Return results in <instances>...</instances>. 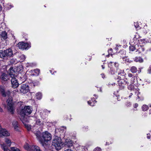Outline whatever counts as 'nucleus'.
Listing matches in <instances>:
<instances>
[{
  "label": "nucleus",
  "mask_w": 151,
  "mask_h": 151,
  "mask_svg": "<svg viewBox=\"0 0 151 151\" xmlns=\"http://www.w3.org/2000/svg\"><path fill=\"white\" fill-rule=\"evenodd\" d=\"M7 105L5 104H4L3 105L4 107V109H6L8 111H9V99H8L6 101Z\"/></svg>",
  "instance_id": "nucleus-20"
},
{
  "label": "nucleus",
  "mask_w": 151,
  "mask_h": 151,
  "mask_svg": "<svg viewBox=\"0 0 151 151\" xmlns=\"http://www.w3.org/2000/svg\"><path fill=\"white\" fill-rule=\"evenodd\" d=\"M39 82L37 81L36 82H35L33 83H32L31 84V85H32V86H37Z\"/></svg>",
  "instance_id": "nucleus-40"
},
{
  "label": "nucleus",
  "mask_w": 151,
  "mask_h": 151,
  "mask_svg": "<svg viewBox=\"0 0 151 151\" xmlns=\"http://www.w3.org/2000/svg\"><path fill=\"white\" fill-rule=\"evenodd\" d=\"M17 45V46L20 49L22 50H27L31 47L30 43L24 42H19Z\"/></svg>",
  "instance_id": "nucleus-6"
},
{
  "label": "nucleus",
  "mask_w": 151,
  "mask_h": 151,
  "mask_svg": "<svg viewBox=\"0 0 151 151\" xmlns=\"http://www.w3.org/2000/svg\"><path fill=\"white\" fill-rule=\"evenodd\" d=\"M130 103L129 102H128L126 104V105L127 106H129L130 105Z\"/></svg>",
  "instance_id": "nucleus-46"
},
{
  "label": "nucleus",
  "mask_w": 151,
  "mask_h": 151,
  "mask_svg": "<svg viewBox=\"0 0 151 151\" xmlns=\"http://www.w3.org/2000/svg\"><path fill=\"white\" fill-rule=\"evenodd\" d=\"M17 93V90L16 89L13 92H11L10 93V95L11 96H13L14 97H15L17 96L16 94Z\"/></svg>",
  "instance_id": "nucleus-25"
},
{
  "label": "nucleus",
  "mask_w": 151,
  "mask_h": 151,
  "mask_svg": "<svg viewBox=\"0 0 151 151\" xmlns=\"http://www.w3.org/2000/svg\"><path fill=\"white\" fill-rule=\"evenodd\" d=\"M36 123L37 124L39 125H41L42 124V123L39 119L37 120V121H36Z\"/></svg>",
  "instance_id": "nucleus-39"
},
{
  "label": "nucleus",
  "mask_w": 151,
  "mask_h": 151,
  "mask_svg": "<svg viewBox=\"0 0 151 151\" xmlns=\"http://www.w3.org/2000/svg\"><path fill=\"white\" fill-rule=\"evenodd\" d=\"M134 25L135 28L138 30L139 27V25L137 23H134Z\"/></svg>",
  "instance_id": "nucleus-43"
},
{
  "label": "nucleus",
  "mask_w": 151,
  "mask_h": 151,
  "mask_svg": "<svg viewBox=\"0 0 151 151\" xmlns=\"http://www.w3.org/2000/svg\"><path fill=\"white\" fill-rule=\"evenodd\" d=\"M109 145V143H108V142H106V144H105V145Z\"/></svg>",
  "instance_id": "nucleus-57"
},
{
  "label": "nucleus",
  "mask_w": 151,
  "mask_h": 151,
  "mask_svg": "<svg viewBox=\"0 0 151 151\" xmlns=\"http://www.w3.org/2000/svg\"><path fill=\"white\" fill-rule=\"evenodd\" d=\"M122 51H123V53H125V52L124 50H122Z\"/></svg>",
  "instance_id": "nucleus-61"
},
{
  "label": "nucleus",
  "mask_w": 151,
  "mask_h": 151,
  "mask_svg": "<svg viewBox=\"0 0 151 151\" xmlns=\"http://www.w3.org/2000/svg\"><path fill=\"white\" fill-rule=\"evenodd\" d=\"M137 48V45H135V46L131 45L129 47V50L131 51H134L135 49Z\"/></svg>",
  "instance_id": "nucleus-32"
},
{
  "label": "nucleus",
  "mask_w": 151,
  "mask_h": 151,
  "mask_svg": "<svg viewBox=\"0 0 151 151\" xmlns=\"http://www.w3.org/2000/svg\"><path fill=\"white\" fill-rule=\"evenodd\" d=\"M9 135L8 132L5 129H0V137H3Z\"/></svg>",
  "instance_id": "nucleus-13"
},
{
  "label": "nucleus",
  "mask_w": 151,
  "mask_h": 151,
  "mask_svg": "<svg viewBox=\"0 0 151 151\" xmlns=\"http://www.w3.org/2000/svg\"><path fill=\"white\" fill-rule=\"evenodd\" d=\"M62 128L64 130H65L66 129V127H62Z\"/></svg>",
  "instance_id": "nucleus-54"
},
{
  "label": "nucleus",
  "mask_w": 151,
  "mask_h": 151,
  "mask_svg": "<svg viewBox=\"0 0 151 151\" xmlns=\"http://www.w3.org/2000/svg\"><path fill=\"white\" fill-rule=\"evenodd\" d=\"M122 58L123 60V61L126 63H130L132 62V61L129 60V59L127 57H123Z\"/></svg>",
  "instance_id": "nucleus-30"
},
{
  "label": "nucleus",
  "mask_w": 151,
  "mask_h": 151,
  "mask_svg": "<svg viewBox=\"0 0 151 151\" xmlns=\"http://www.w3.org/2000/svg\"><path fill=\"white\" fill-rule=\"evenodd\" d=\"M118 83L119 85L120 86H122V88H124V83H127V82L126 81H124L123 80H120L119 81H118Z\"/></svg>",
  "instance_id": "nucleus-18"
},
{
  "label": "nucleus",
  "mask_w": 151,
  "mask_h": 151,
  "mask_svg": "<svg viewBox=\"0 0 151 151\" xmlns=\"http://www.w3.org/2000/svg\"><path fill=\"white\" fill-rule=\"evenodd\" d=\"M93 151H101V150L100 148L97 147L94 149Z\"/></svg>",
  "instance_id": "nucleus-41"
},
{
  "label": "nucleus",
  "mask_w": 151,
  "mask_h": 151,
  "mask_svg": "<svg viewBox=\"0 0 151 151\" xmlns=\"http://www.w3.org/2000/svg\"><path fill=\"white\" fill-rule=\"evenodd\" d=\"M34 71L35 73V74H33L32 75L33 76L35 75V76H38L40 73V70L38 69H36L34 70Z\"/></svg>",
  "instance_id": "nucleus-33"
},
{
  "label": "nucleus",
  "mask_w": 151,
  "mask_h": 151,
  "mask_svg": "<svg viewBox=\"0 0 151 151\" xmlns=\"http://www.w3.org/2000/svg\"><path fill=\"white\" fill-rule=\"evenodd\" d=\"M10 55H11V54H12V55H13V53L12 51L11 50H10Z\"/></svg>",
  "instance_id": "nucleus-55"
},
{
  "label": "nucleus",
  "mask_w": 151,
  "mask_h": 151,
  "mask_svg": "<svg viewBox=\"0 0 151 151\" xmlns=\"http://www.w3.org/2000/svg\"><path fill=\"white\" fill-rule=\"evenodd\" d=\"M33 146L29 145L27 143L24 146V149L28 151H31L32 150Z\"/></svg>",
  "instance_id": "nucleus-16"
},
{
  "label": "nucleus",
  "mask_w": 151,
  "mask_h": 151,
  "mask_svg": "<svg viewBox=\"0 0 151 151\" xmlns=\"http://www.w3.org/2000/svg\"><path fill=\"white\" fill-rule=\"evenodd\" d=\"M138 44H137V50L136 51L137 54L141 53L142 52L144 51L145 50L144 48L140 44L142 43V41L141 40L139 39L138 40Z\"/></svg>",
  "instance_id": "nucleus-8"
},
{
  "label": "nucleus",
  "mask_w": 151,
  "mask_h": 151,
  "mask_svg": "<svg viewBox=\"0 0 151 151\" xmlns=\"http://www.w3.org/2000/svg\"><path fill=\"white\" fill-rule=\"evenodd\" d=\"M20 90L21 93H27L29 91V88L28 85L26 84H23L22 85Z\"/></svg>",
  "instance_id": "nucleus-10"
},
{
  "label": "nucleus",
  "mask_w": 151,
  "mask_h": 151,
  "mask_svg": "<svg viewBox=\"0 0 151 151\" xmlns=\"http://www.w3.org/2000/svg\"><path fill=\"white\" fill-rule=\"evenodd\" d=\"M147 138L148 139H150V136H151V132L150 133L147 134Z\"/></svg>",
  "instance_id": "nucleus-44"
},
{
  "label": "nucleus",
  "mask_w": 151,
  "mask_h": 151,
  "mask_svg": "<svg viewBox=\"0 0 151 151\" xmlns=\"http://www.w3.org/2000/svg\"><path fill=\"white\" fill-rule=\"evenodd\" d=\"M12 124L15 131L17 132H20L21 129L17 121H13Z\"/></svg>",
  "instance_id": "nucleus-11"
},
{
  "label": "nucleus",
  "mask_w": 151,
  "mask_h": 151,
  "mask_svg": "<svg viewBox=\"0 0 151 151\" xmlns=\"http://www.w3.org/2000/svg\"><path fill=\"white\" fill-rule=\"evenodd\" d=\"M9 52V49L6 50H1L0 51V57L3 58L7 56Z\"/></svg>",
  "instance_id": "nucleus-12"
},
{
  "label": "nucleus",
  "mask_w": 151,
  "mask_h": 151,
  "mask_svg": "<svg viewBox=\"0 0 151 151\" xmlns=\"http://www.w3.org/2000/svg\"><path fill=\"white\" fill-rule=\"evenodd\" d=\"M137 70V69L135 66H132L130 68V71L132 73H136Z\"/></svg>",
  "instance_id": "nucleus-27"
},
{
  "label": "nucleus",
  "mask_w": 151,
  "mask_h": 151,
  "mask_svg": "<svg viewBox=\"0 0 151 151\" xmlns=\"http://www.w3.org/2000/svg\"><path fill=\"white\" fill-rule=\"evenodd\" d=\"M37 138L39 140L40 142V139H41L42 137V133H41L40 132H37L36 133H35Z\"/></svg>",
  "instance_id": "nucleus-22"
},
{
  "label": "nucleus",
  "mask_w": 151,
  "mask_h": 151,
  "mask_svg": "<svg viewBox=\"0 0 151 151\" xmlns=\"http://www.w3.org/2000/svg\"><path fill=\"white\" fill-rule=\"evenodd\" d=\"M2 9V6L1 5H0V11H1Z\"/></svg>",
  "instance_id": "nucleus-56"
},
{
  "label": "nucleus",
  "mask_w": 151,
  "mask_h": 151,
  "mask_svg": "<svg viewBox=\"0 0 151 151\" xmlns=\"http://www.w3.org/2000/svg\"><path fill=\"white\" fill-rule=\"evenodd\" d=\"M37 98L38 99H40L42 98V94L40 92L37 93L36 95Z\"/></svg>",
  "instance_id": "nucleus-31"
},
{
  "label": "nucleus",
  "mask_w": 151,
  "mask_h": 151,
  "mask_svg": "<svg viewBox=\"0 0 151 151\" xmlns=\"http://www.w3.org/2000/svg\"><path fill=\"white\" fill-rule=\"evenodd\" d=\"M65 145L68 147H71L73 145L72 141L70 139H66L65 142Z\"/></svg>",
  "instance_id": "nucleus-15"
},
{
  "label": "nucleus",
  "mask_w": 151,
  "mask_h": 151,
  "mask_svg": "<svg viewBox=\"0 0 151 151\" xmlns=\"http://www.w3.org/2000/svg\"><path fill=\"white\" fill-rule=\"evenodd\" d=\"M128 89L131 90H132L134 89V86L133 84H130L128 86Z\"/></svg>",
  "instance_id": "nucleus-36"
},
{
  "label": "nucleus",
  "mask_w": 151,
  "mask_h": 151,
  "mask_svg": "<svg viewBox=\"0 0 151 151\" xmlns=\"http://www.w3.org/2000/svg\"><path fill=\"white\" fill-rule=\"evenodd\" d=\"M133 95V94L132 93H131L130 94V95H129V98H131V96H132V95Z\"/></svg>",
  "instance_id": "nucleus-51"
},
{
  "label": "nucleus",
  "mask_w": 151,
  "mask_h": 151,
  "mask_svg": "<svg viewBox=\"0 0 151 151\" xmlns=\"http://www.w3.org/2000/svg\"><path fill=\"white\" fill-rule=\"evenodd\" d=\"M134 61L136 62H139V63H142L143 61V59L141 57H136L134 59Z\"/></svg>",
  "instance_id": "nucleus-19"
},
{
  "label": "nucleus",
  "mask_w": 151,
  "mask_h": 151,
  "mask_svg": "<svg viewBox=\"0 0 151 151\" xmlns=\"http://www.w3.org/2000/svg\"><path fill=\"white\" fill-rule=\"evenodd\" d=\"M45 111H46L47 112V113H50V111H48L47 110H46Z\"/></svg>",
  "instance_id": "nucleus-58"
},
{
  "label": "nucleus",
  "mask_w": 151,
  "mask_h": 151,
  "mask_svg": "<svg viewBox=\"0 0 151 151\" xmlns=\"http://www.w3.org/2000/svg\"><path fill=\"white\" fill-rule=\"evenodd\" d=\"M102 67L103 69H104V66L103 65H102Z\"/></svg>",
  "instance_id": "nucleus-59"
},
{
  "label": "nucleus",
  "mask_w": 151,
  "mask_h": 151,
  "mask_svg": "<svg viewBox=\"0 0 151 151\" xmlns=\"http://www.w3.org/2000/svg\"><path fill=\"white\" fill-rule=\"evenodd\" d=\"M0 93L3 97H6V96H9V92H6L4 89L1 86H0Z\"/></svg>",
  "instance_id": "nucleus-14"
},
{
  "label": "nucleus",
  "mask_w": 151,
  "mask_h": 151,
  "mask_svg": "<svg viewBox=\"0 0 151 151\" xmlns=\"http://www.w3.org/2000/svg\"><path fill=\"white\" fill-rule=\"evenodd\" d=\"M142 30L143 32L145 34H146L148 31V29L147 28H142Z\"/></svg>",
  "instance_id": "nucleus-37"
},
{
  "label": "nucleus",
  "mask_w": 151,
  "mask_h": 151,
  "mask_svg": "<svg viewBox=\"0 0 151 151\" xmlns=\"http://www.w3.org/2000/svg\"><path fill=\"white\" fill-rule=\"evenodd\" d=\"M101 75L102 77L103 78H104L105 77V76L104 74L102 73L101 74Z\"/></svg>",
  "instance_id": "nucleus-48"
},
{
  "label": "nucleus",
  "mask_w": 151,
  "mask_h": 151,
  "mask_svg": "<svg viewBox=\"0 0 151 151\" xmlns=\"http://www.w3.org/2000/svg\"><path fill=\"white\" fill-rule=\"evenodd\" d=\"M149 114H151V110H149Z\"/></svg>",
  "instance_id": "nucleus-60"
},
{
  "label": "nucleus",
  "mask_w": 151,
  "mask_h": 151,
  "mask_svg": "<svg viewBox=\"0 0 151 151\" xmlns=\"http://www.w3.org/2000/svg\"><path fill=\"white\" fill-rule=\"evenodd\" d=\"M28 121V119L27 121H25L24 122H22L24 126H25V127L28 130H29L31 129V126L30 125L27 124L26 123Z\"/></svg>",
  "instance_id": "nucleus-23"
},
{
  "label": "nucleus",
  "mask_w": 151,
  "mask_h": 151,
  "mask_svg": "<svg viewBox=\"0 0 151 151\" xmlns=\"http://www.w3.org/2000/svg\"><path fill=\"white\" fill-rule=\"evenodd\" d=\"M1 78L2 80L4 81H6L8 79L7 75L4 73H3L1 75Z\"/></svg>",
  "instance_id": "nucleus-24"
},
{
  "label": "nucleus",
  "mask_w": 151,
  "mask_h": 151,
  "mask_svg": "<svg viewBox=\"0 0 151 151\" xmlns=\"http://www.w3.org/2000/svg\"><path fill=\"white\" fill-rule=\"evenodd\" d=\"M149 68L151 69V66H150Z\"/></svg>",
  "instance_id": "nucleus-64"
},
{
  "label": "nucleus",
  "mask_w": 151,
  "mask_h": 151,
  "mask_svg": "<svg viewBox=\"0 0 151 151\" xmlns=\"http://www.w3.org/2000/svg\"><path fill=\"white\" fill-rule=\"evenodd\" d=\"M111 64H114V66L116 67L115 68L116 70L115 72L112 73V69L111 68V73L112 74H116L119 75H120L122 76L124 75L125 73H124L123 70H121L117 68L116 67L118 66V63H114L112 62H111L109 64V66L110 67V66H111Z\"/></svg>",
  "instance_id": "nucleus-5"
},
{
  "label": "nucleus",
  "mask_w": 151,
  "mask_h": 151,
  "mask_svg": "<svg viewBox=\"0 0 151 151\" xmlns=\"http://www.w3.org/2000/svg\"><path fill=\"white\" fill-rule=\"evenodd\" d=\"M10 151H20L18 148L14 147H12L10 148Z\"/></svg>",
  "instance_id": "nucleus-34"
},
{
  "label": "nucleus",
  "mask_w": 151,
  "mask_h": 151,
  "mask_svg": "<svg viewBox=\"0 0 151 151\" xmlns=\"http://www.w3.org/2000/svg\"><path fill=\"white\" fill-rule=\"evenodd\" d=\"M132 73H129L128 74V76L129 77H131L132 76Z\"/></svg>",
  "instance_id": "nucleus-47"
},
{
  "label": "nucleus",
  "mask_w": 151,
  "mask_h": 151,
  "mask_svg": "<svg viewBox=\"0 0 151 151\" xmlns=\"http://www.w3.org/2000/svg\"><path fill=\"white\" fill-rule=\"evenodd\" d=\"M22 66H19L17 67L16 71L19 72L22 70ZM15 69L12 67H10V77L12 78L11 80L12 86L14 88H17L19 86V83L18 82L17 79L15 78L16 76L15 75Z\"/></svg>",
  "instance_id": "nucleus-1"
},
{
  "label": "nucleus",
  "mask_w": 151,
  "mask_h": 151,
  "mask_svg": "<svg viewBox=\"0 0 151 151\" xmlns=\"http://www.w3.org/2000/svg\"><path fill=\"white\" fill-rule=\"evenodd\" d=\"M0 112H3V110L2 108L0 107Z\"/></svg>",
  "instance_id": "nucleus-50"
},
{
  "label": "nucleus",
  "mask_w": 151,
  "mask_h": 151,
  "mask_svg": "<svg viewBox=\"0 0 151 151\" xmlns=\"http://www.w3.org/2000/svg\"><path fill=\"white\" fill-rule=\"evenodd\" d=\"M91 101H92V100H91ZM96 102V101L95 100H92V102H91V101H88V104L90 105L91 106H93L94 104H94Z\"/></svg>",
  "instance_id": "nucleus-35"
},
{
  "label": "nucleus",
  "mask_w": 151,
  "mask_h": 151,
  "mask_svg": "<svg viewBox=\"0 0 151 151\" xmlns=\"http://www.w3.org/2000/svg\"><path fill=\"white\" fill-rule=\"evenodd\" d=\"M118 48H117V47H116V48H115V49H116V50H118Z\"/></svg>",
  "instance_id": "nucleus-62"
},
{
  "label": "nucleus",
  "mask_w": 151,
  "mask_h": 151,
  "mask_svg": "<svg viewBox=\"0 0 151 151\" xmlns=\"http://www.w3.org/2000/svg\"><path fill=\"white\" fill-rule=\"evenodd\" d=\"M42 136L40 142L42 145L45 146L47 145V142L51 139V135L48 132H45L42 133Z\"/></svg>",
  "instance_id": "nucleus-3"
},
{
  "label": "nucleus",
  "mask_w": 151,
  "mask_h": 151,
  "mask_svg": "<svg viewBox=\"0 0 151 151\" xmlns=\"http://www.w3.org/2000/svg\"><path fill=\"white\" fill-rule=\"evenodd\" d=\"M10 57L11 56H10ZM10 59H11L10 60V63H11L15 64L17 63L18 62V61L14 58H10Z\"/></svg>",
  "instance_id": "nucleus-26"
},
{
  "label": "nucleus",
  "mask_w": 151,
  "mask_h": 151,
  "mask_svg": "<svg viewBox=\"0 0 151 151\" xmlns=\"http://www.w3.org/2000/svg\"><path fill=\"white\" fill-rule=\"evenodd\" d=\"M52 145L57 150L60 149L63 145L60 138L57 136L55 137L53 140Z\"/></svg>",
  "instance_id": "nucleus-4"
},
{
  "label": "nucleus",
  "mask_w": 151,
  "mask_h": 151,
  "mask_svg": "<svg viewBox=\"0 0 151 151\" xmlns=\"http://www.w3.org/2000/svg\"><path fill=\"white\" fill-rule=\"evenodd\" d=\"M149 70H149H149H148V71H149V73H150L151 72H150V71H149Z\"/></svg>",
  "instance_id": "nucleus-63"
},
{
  "label": "nucleus",
  "mask_w": 151,
  "mask_h": 151,
  "mask_svg": "<svg viewBox=\"0 0 151 151\" xmlns=\"http://www.w3.org/2000/svg\"><path fill=\"white\" fill-rule=\"evenodd\" d=\"M10 98V114H12L14 113L15 106L16 104L15 99L14 100V98Z\"/></svg>",
  "instance_id": "nucleus-7"
},
{
  "label": "nucleus",
  "mask_w": 151,
  "mask_h": 151,
  "mask_svg": "<svg viewBox=\"0 0 151 151\" xmlns=\"http://www.w3.org/2000/svg\"><path fill=\"white\" fill-rule=\"evenodd\" d=\"M112 49H110L109 50H108V53H109V54L108 55H107V56H108V57H109V55H111V56H112Z\"/></svg>",
  "instance_id": "nucleus-38"
},
{
  "label": "nucleus",
  "mask_w": 151,
  "mask_h": 151,
  "mask_svg": "<svg viewBox=\"0 0 151 151\" xmlns=\"http://www.w3.org/2000/svg\"><path fill=\"white\" fill-rule=\"evenodd\" d=\"M4 67L3 68L4 69H6V71H7V69L8 68V67H7V66H4V67Z\"/></svg>",
  "instance_id": "nucleus-49"
},
{
  "label": "nucleus",
  "mask_w": 151,
  "mask_h": 151,
  "mask_svg": "<svg viewBox=\"0 0 151 151\" xmlns=\"http://www.w3.org/2000/svg\"><path fill=\"white\" fill-rule=\"evenodd\" d=\"M88 126H84L83 128V130L84 131H86L88 129Z\"/></svg>",
  "instance_id": "nucleus-42"
},
{
  "label": "nucleus",
  "mask_w": 151,
  "mask_h": 151,
  "mask_svg": "<svg viewBox=\"0 0 151 151\" xmlns=\"http://www.w3.org/2000/svg\"><path fill=\"white\" fill-rule=\"evenodd\" d=\"M138 106V104L137 103L134 104L133 105V107L134 108H137Z\"/></svg>",
  "instance_id": "nucleus-45"
},
{
  "label": "nucleus",
  "mask_w": 151,
  "mask_h": 151,
  "mask_svg": "<svg viewBox=\"0 0 151 151\" xmlns=\"http://www.w3.org/2000/svg\"><path fill=\"white\" fill-rule=\"evenodd\" d=\"M32 109L29 106H24L22 108L20 112L21 115L20 119L22 122L27 121L28 116V115L30 114L32 112Z\"/></svg>",
  "instance_id": "nucleus-2"
},
{
  "label": "nucleus",
  "mask_w": 151,
  "mask_h": 151,
  "mask_svg": "<svg viewBox=\"0 0 151 151\" xmlns=\"http://www.w3.org/2000/svg\"><path fill=\"white\" fill-rule=\"evenodd\" d=\"M145 81L147 82L148 83H150V81L148 80H146Z\"/></svg>",
  "instance_id": "nucleus-53"
},
{
  "label": "nucleus",
  "mask_w": 151,
  "mask_h": 151,
  "mask_svg": "<svg viewBox=\"0 0 151 151\" xmlns=\"http://www.w3.org/2000/svg\"><path fill=\"white\" fill-rule=\"evenodd\" d=\"M142 109L143 111H146L148 110L149 107L147 105L144 104L142 107Z\"/></svg>",
  "instance_id": "nucleus-28"
},
{
  "label": "nucleus",
  "mask_w": 151,
  "mask_h": 151,
  "mask_svg": "<svg viewBox=\"0 0 151 151\" xmlns=\"http://www.w3.org/2000/svg\"><path fill=\"white\" fill-rule=\"evenodd\" d=\"M5 141L6 143L1 145V147L3 149L4 151H9V139L6 138H5Z\"/></svg>",
  "instance_id": "nucleus-9"
},
{
  "label": "nucleus",
  "mask_w": 151,
  "mask_h": 151,
  "mask_svg": "<svg viewBox=\"0 0 151 151\" xmlns=\"http://www.w3.org/2000/svg\"><path fill=\"white\" fill-rule=\"evenodd\" d=\"M18 56L19 58V61L22 62L25 59V57L24 55L23 54L19 53Z\"/></svg>",
  "instance_id": "nucleus-17"
},
{
  "label": "nucleus",
  "mask_w": 151,
  "mask_h": 151,
  "mask_svg": "<svg viewBox=\"0 0 151 151\" xmlns=\"http://www.w3.org/2000/svg\"><path fill=\"white\" fill-rule=\"evenodd\" d=\"M11 35L12 37V38L11 39V41L12 42L11 44H12L13 45H14L15 44V43L16 42V40L14 37V36L12 34Z\"/></svg>",
  "instance_id": "nucleus-29"
},
{
  "label": "nucleus",
  "mask_w": 151,
  "mask_h": 151,
  "mask_svg": "<svg viewBox=\"0 0 151 151\" xmlns=\"http://www.w3.org/2000/svg\"><path fill=\"white\" fill-rule=\"evenodd\" d=\"M0 35L1 39L5 40L7 38V34L5 32H2Z\"/></svg>",
  "instance_id": "nucleus-21"
},
{
  "label": "nucleus",
  "mask_w": 151,
  "mask_h": 151,
  "mask_svg": "<svg viewBox=\"0 0 151 151\" xmlns=\"http://www.w3.org/2000/svg\"><path fill=\"white\" fill-rule=\"evenodd\" d=\"M64 151H73L72 150H71L70 149H67L65 150Z\"/></svg>",
  "instance_id": "nucleus-52"
}]
</instances>
